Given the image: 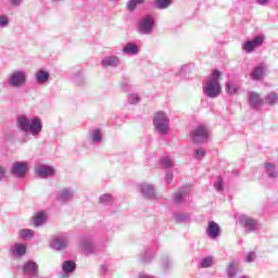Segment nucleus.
<instances>
[{
	"label": "nucleus",
	"instance_id": "nucleus-30",
	"mask_svg": "<svg viewBox=\"0 0 278 278\" xmlns=\"http://www.w3.org/2000/svg\"><path fill=\"white\" fill-rule=\"evenodd\" d=\"M18 236L22 238V240H31V238L35 236V232L31 229L23 228L18 231Z\"/></svg>",
	"mask_w": 278,
	"mask_h": 278
},
{
	"label": "nucleus",
	"instance_id": "nucleus-35",
	"mask_svg": "<svg viewBox=\"0 0 278 278\" xmlns=\"http://www.w3.org/2000/svg\"><path fill=\"white\" fill-rule=\"evenodd\" d=\"M238 270L236 268V263H230L228 268H227V275H228V278H236V275H237Z\"/></svg>",
	"mask_w": 278,
	"mask_h": 278
},
{
	"label": "nucleus",
	"instance_id": "nucleus-52",
	"mask_svg": "<svg viewBox=\"0 0 278 278\" xmlns=\"http://www.w3.org/2000/svg\"><path fill=\"white\" fill-rule=\"evenodd\" d=\"M137 3V5H140V3H144V0H132Z\"/></svg>",
	"mask_w": 278,
	"mask_h": 278
},
{
	"label": "nucleus",
	"instance_id": "nucleus-12",
	"mask_svg": "<svg viewBox=\"0 0 278 278\" xmlns=\"http://www.w3.org/2000/svg\"><path fill=\"white\" fill-rule=\"evenodd\" d=\"M102 68H118L121 66V58L117 55H106L100 62Z\"/></svg>",
	"mask_w": 278,
	"mask_h": 278
},
{
	"label": "nucleus",
	"instance_id": "nucleus-7",
	"mask_svg": "<svg viewBox=\"0 0 278 278\" xmlns=\"http://www.w3.org/2000/svg\"><path fill=\"white\" fill-rule=\"evenodd\" d=\"M50 249L53 251H64L68 247V236L66 233H61L52 237L49 242Z\"/></svg>",
	"mask_w": 278,
	"mask_h": 278
},
{
	"label": "nucleus",
	"instance_id": "nucleus-39",
	"mask_svg": "<svg viewBox=\"0 0 278 278\" xmlns=\"http://www.w3.org/2000/svg\"><path fill=\"white\" fill-rule=\"evenodd\" d=\"M10 25V17L8 15H0V28L5 29Z\"/></svg>",
	"mask_w": 278,
	"mask_h": 278
},
{
	"label": "nucleus",
	"instance_id": "nucleus-20",
	"mask_svg": "<svg viewBox=\"0 0 278 278\" xmlns=\"http://www.w3.org/2000/svg\"><path fill=\"white\" fill-rule=\"evenodd\" d=\"M249 103L252 110H257V108L263 105L264 100L260 98V93L252 91L249 93Z\"/></svg>",
	"mask_w": 278,
	"mask_h": 278
},
{
	"label": "nucleus",
	"instance_id": "nucleus-4",
	"mask_svg": "<svg viewBox=\"0 0 278 278\" xmlns=\"http://www.w3.org/2000/svg\"><path fill=\"white\" fill-rule=\"evenodd\" d=\"M189 136L195 144H203L210 140V128L201 124L191 130Z\"/></svg>",
	"mask_w": 278,
	"mask_h": 278
},
{
	"label": "nucleus",
	"instance_id": "nucleus-38",
	"mask_svg": "<svg viewBox=\"0 0 278 278\" xmlns=\"http://www.w3.org/2000/svg\"><path fill=\"white\" fill-rule=\"evenodd\" d=\"M225 182L223 181L222 177H217L216 181L214 182V188L217 192H223Z\"/></svg>",
	"mask_w": 278,
	"mask_h": 278
},
{
	"label": "nucleus",
	"instance_id": "nucleus-9",
	"mask_svg": "<svg viewBox=\"0 0 278 278\" xmlns=\"http://www.w3.org/2000/svg\"><path fill=\"white\" fill-rule=\"evenodd\" d=\"M241 225H243L247 233H253V231H257L262 229V225L256 219H253L247 215H242L240 218Z\"/></svg>",
	"mask_w": 278,
	"mask_h": 278
},
{
	"label": "nucleus",
	"instance_id": "nucleus-17",
	"mask_svg": "<svg viewBox=\"0 0 278 278\" xmlns=\"http://www.w3.org/2000/svg\"><path fill=\"white\" fill-rule=\"evenodd\" d=\"M206 236L211 238V240H216V238L220 237V225L218 223L211 220L208 222Z\"/></svg>",
	"mask_w": 278,
	"mask_h": 278
},
{
	"label": "nucleus",
	"instance_id": "nucleus-10",
	"mask_svg": "<svg viewBox=\"0 0 278 278\" xmlns=\"http://www.w3.org/2000/svg\"><path fill=\"white\" fill-rule=\"evenodd\" d=\"M263 45H264V35H257L253 39L247 40L242 45V49L243 51H245V53H253V51H255L257 48L262 47Z\"/></svg>",
	"mask_w": 278,
	"mask_h": 278
},
{
	"label": "nucleus",
	"instance_id": "nucleus-46",
	"mask_svg": "<svg viewBox=\"0 0 278 278\" xmlns=\"http://www.w3.org/2000/svg\"><path fill=\"white\" fill-rule=\"evenodd\" d=\"M166 184H170L173 181V172H167L165 176Z\"/></svg>",
	"mask_w": 278,
	"mask_h": 278
},
{
	"label": "nucleus",
	"instance_id": "nucleus-2",
	"mask_svg": "<svg viewBox=\"0 0 278 278\" xmlns=\"http://www.w3.org/2000/svg\"><path fill=\"white\" fill-rule=\"evenodd\" d=\"M220 75L218 70H214L212 77L206 81L203 92L208 99H216V97H219L223 90V87L220 86Z\"/></svg>",
	"mask_w": 278,
	"mask_h": 278
},
{
	"label": "nucleus",
	"instance_id": "nucleus-25",
	"mask_svg": "<svg viewBox=\"0 0 278 278\" xmlns=\"http://www.w3.org/2000/svg\"><path fill=\"white\" fill-rule=\"evenodd\" d=\"M174 264L175 263L173 262L170 256H168V255L162 256L161 267H162V270H164V273H168V270H170V268H173Z\"/></svg>",
	"mask_w": 278,
	"mask_h": 278
},
{
	"label": "nucleus",
	"instance_id": "nucleus-13",
	"mask_svg": "<svg viewBox=\"0 0 278 278\" xmlns=\"http://www.w3.org/2000/svg\"><path fill=\"white\" fill-rule=\"evenodd\" d=\"M73 197H75V190L72 188H64L56 193V201L59 203H68V201H73Z\"/></svg>",
	"mask_w": 278,
	"mask_h": 278
},
{
	"label": "nucleus",
	"instance_id": "nucleus-11",
	"mask_svg": "<svg viewBox=\"0 0 278 278\" xmlns=\"http://www.w3.org/2000/svg\"><path fill=\"white\" fill-rule=\"evenodd\" d=\"M79 247L85 255H93V253H97V248H94V243L89 237H83L79 241Z\"/></svg>",
	"mask_w": 278,
	"mask_h": 278
},
{
	"label": "nucleus",
	"instance_id": "nucleus-49",
	"mask_svg": "<svg viewBox=\"0 0 278 278\" xmlns=\"http://www.w3.org/2000/svg\"><path fill=\"white\" fill-rule=\"evenodd\" d=\"M267 2L268 0H256V3H258V5H266Z\"/></svg>",
	"mask_w": 278,
	"mask_h": 278
},
{
	"label": "nucleus",
	"instance_id": "nucleus-26",
	"mask_svg": "<svg viewBox=\"0 0 278 278\" xmlns=\"http://www.w3.org/2000/svg\"><path fill=\"white\" fill-rule=\"evenodd\" d=\"M11 251L15 253V255H18V257H23V255L27 253V247L23 243H15Z\"/></svg>",
	"mask_w": 278,
	"mask_h": 278
},
{
	"label": "nucleus",
	"instance_id": "nucleus-18",
	"mask_svg": "<svg viewBox=\"0 0 278 278\" xmlns=\"http://www.w3.org/2000/svg\"><path fill=\"white\" fill-rule=\"evenodd\" d=\"M51 79V74H49L48 71L45 70H38L35 73V80L38 86H45Z\"/></svg>",
	"mask_w": 278,
	"mask_h": 278
},
{
	"label": "nucleus",
	"instance_id": "nucleus-16",
	"mask_svg": "<svg viewBox=\"0 0 278 278\" xmlns=\"http://www.w3.org/2000/svg\"><path fill=\"white\" fill-rule=\"evenodd\" d=\"M77 268V264L73 260L64 261L62 264L63 274H61V278H68L70 275H73Z\"/></svg>",
	"mask_w": 278,
	"mask_h": 278
},
{
	"label": "nucleus",
	"instance_id": "nucleus-33",
	"mask_svg": "<svg viewBox=\"0 0 278 278\" xmlns=\"http://www.w3.org/2000/svg\"><path fill=\"white\" fill-rule=\"evenodd\" d=\"M173 3V0H156L155 7L159 10H166V8H169V5Z\"/></svg>",
	"mask_w": 278,
	"mask_h": 278
},
{
	"label": "nucleus",
	"instance_id": "nucleus-8",
	"mask_svg": "<svg viewBox=\"0 0 278 278\" xmlns=\"http://www.w3.org/2000/svg\"><path fill=\"white\" fill-rule=\"evenodd\" d=\"M27 170H29L27 163L23 161H16L12 164L10 173L13 175V177L23 179V177L27 175Z\"/></svg>",
	"mask_w": 278,
	"mask_h": 278
},
{
	"label": "nucleus",
	"instance_id": "nucleus-19",
	"mask_svg": "<svg viewBox=\"0 0 278 278\" xmlns=\"http://www.w3.org/2000/svg\"><path fill=\"white\" fill-rule=\"evenodd\" d=\"M265 73H266V64L261 63L254 67V70L250 74V77L251 79H253V81H260V79L264 77Z\"/></svg>",
	"mask_w": 278,
	"mask_h": 278
},
{
	"label": "nucleus",
	"instance_id": "nucleus-28",
	"mask_svg": "<svg viewBox=\"0 0 278 278\" xmlns=\"http://www.w3.org/2000/svg\"><path fill=\"white\" fill-rule=\"evenodd\" d=\"M47 223V215L43 212H39L34 217L35 227H40Z\"/></svg>",
	"mask_w": 278,
	"mask_h": 278
},
{
	"label": "nucleus",
	"instance_id": "nucleus-27",
	"mask_svg": "<svg viewBox=\"0 0 278 278\" xmlns=\"http://www.w3.org/2000/svg\"><path fill=\"white\" fill-rule=\"evenodd\" d=\"M154 255L155 253L152 250H146L140 254V262H142V264H150Z\"/></svg>",
	"mask_w": 278,
	"mask_h": 278
},
{
	"label": "nucleus",
	"instance_id": "nucleus-51",
	"mask_svg": "<svg viewBox=\"0 0 278 278\" xmlns=\"http://www.w3.org/2000/svg\"><path fill=\"white\" fill-rule=\"evenodd\" d=\"M78 77H81V72H78L77 75H74V76H73V79H74L75 81H77V78H78Z\"/></svg>",
	"mask_w": 278,
	"mask_h": 278
},
{
	"label": "nucleus",
	"instance_id": "nucleus-54",
	"mask_svg": "<svg viewBox=\"0 0 278 278\" xmlns=\"http://www.w3.org/2000/svg\"><path fill=\"white\" fill-rule=\"evenodd\" d=\"M52 1H54V3H62V2H64V0H52Z\"/></svg>",
	"mask_w": 278,
	"mask_h": 278
},
{
	"label": "nucleus",
	"instance_id": "nucleus-1",
	"mask_svg": "<svg viewBox=\"0 0 278 278\" xmlns=\"http://www.w3.org/2000/svg\"><path fill=\"white\" fill-rule=\"evenodd\" d=\"M16 127L23 134H30V136H40L42 132V119L39 116H35L29 119L27 115H20L16 118Z\"/></svg>",
	"mask_w": 278,
	"mask_h": 278
},
{
	"label": "nucleus",
	"instance_id": "nucleus-34",
	"mask_svg": "<svg viewBox=\"0 0 278 278\" xmlns=\"http://www.w3.org/2000/svg\"><path fill=\"white\" fill-rule=\"evenodd\" d=\"M161 165L163 166V168H173V166H175V163L169 156H163L161 159Z\"/></svg>",
	"mask_w": 278,
	"mask_h": 278
},
{
	"label": "nucleus",
	"instance_id": "nucleus-15",
	"mask_svg": "<svg viewBox=\"0 0 278 278\" xmlns=\"http://www.w3.org/2000/svg\"><path fill=\"white\" fill-rule=\"evenodd\" d=\"M139 192L144 197V199H155V187L151 184H140Z\"/></svg>",
	"mask_w": 278,
	"mask_h": 278
},
{
	"label": "nucleus",
	"instance_id": "nucleus-3",
	"mask_svg": "<svg viewBox=\"0 0 278 278\" xmlns=\"http://www.w3.org/2000/svg\"><path fill=\"white\" fill-rule=\"evenodd\" d=\"M7 84L9 88H23L27 85V72L23 70H15L7 76Z\"/></svg>",
	"mask_w": 278,
	"mask_h": 278
},
{
	"label": "nucleus",
	"instance_id": "nucleus-40",
	"mask_svg": "<svg viewBox=\"0 0 278 278\" xmlns=\"http://www.w3.org/2000/svg\"><path fill=\"white\" fill-rule=\"evenodd\" d=\"M226 92H228V94H236L238 92V88L236 85H233V83H227Z\"/></svg>",
	"mask_w": 278,
	"mask_h": 278
},
{
	"label": "nucleus",
	"instance_id": "nucleus-22",
	"mask_svg": "<svg viewBox=\"0 0 278 278\" xmlns=\"http://www.w3.org/2000/svg\"><path fill=\"white\" fill-rule=\"evenodd\" d=\"M123 53H125V55H138V53H140V48L134 42H128L124 46Z\"/></svg>",
	"mask_w": 278,
	"mask_h": 278
},
{
	"label": "nucleus",
	"instance_id": "nucleus-42",
	"mask_svg": "<svg viewBox=\"0 0 278 278\" xmlns=\"http://www.w3.org/2000/svg\"><path fill=\"white\" fill-rule=\"evenodd\" d=\"M136 8H138V4L134 0H129L127 2V10H129L130 12H135Z\"/></svg>",
	"mask_w": 278,
	"mask_h": 278
},
{
	"label": "nucleus",
	"instance_id": "nucleus-45",
	"mask_svg": "<svg viewBox=\"0 0 278 278\" xmlns=\"http://www.w3.org/2000/svg\"><path fill=\"white\" fill-rule=\"evenodd\" d=\"M5 173H8L5 167L0 166V181H3V179H5Z\"/></svg>",
	"mask_w": 278,
	"mask_h": 278
},
{
	"label": "nucleus",
	"instance_id": "nucleus-47",
	"mask_svg": "<svg viewBox=\"0 0 278 278\" xmlns=\"http://www.w3.org/2000/svg\"><path fill=\"white\" fill-rule=\"evenodd\" d=\"M22 2L23 0H11V5H14V8H18V5H21Z\"/></svg>",
	"mask_w": 278,
	"mask_h": 278
},
{
	"label": "nucleus",
	"instance_id": "nucleus-24",
	"mask_svg": "<svg viewBox=\"0 0 278 278\" xmlns=\"http://www.w3.org/2000/svg\"><path fill=\"white\" fill-rule=\"evenodd\" d=\"M189 193L190 191L188 189H179L174 194V203H181L182 201H186V199H188Z\"/></svg>",
	"mask_w": 278,
	"mask_h": 278
},
{
	"label": "nucleus",
	"instance_id": "nucleus-32",
	"mask_svg": "<svg viewBox=\"0 0 278 278\" xmlns=\"http://www.w3.org/2000/svg\"><path fill=\"white\" fill-rule=\"evenodd\" d=\"M277 101H278V94L275 92L267 94L265 98V103L267 105H275L277 104Z\"/></svg>",
	"mask_w": 278,
	"mask_h": 278
},
{
	"label": "nucleus",
	"instance_id": "nucleus-6",
	"mask_svg": "<svg viewBox=\"0 0 278 278\" xmlns=\"http://www.w3.org/2000/svg\"><path fill=\"white\" fill-rule=\"evenodd\" d=\"M153 27H155V20L153 15H146L139 23L137 31L141 36H151L153 34Z\"/></svg>",
	"mask_w": 278,
	"mask_h": 278
},
{
	"label": "nucleus",
	"instance_id": "nucleus-31",
	"mask_svg": "<svg viewBox=\"0 0 278 278\" xmlns=\"http://www.w3.org/2000/svg\"><path fill=\"white\" fill-rule=\"evenodd\" d=\"M214 264V257L212 256H206L201 260L200 262V268H211Z\"/></svg>",
	"mask_w": 278,
	"mask_h": 278
},
{
	"label": "nucleus",
	"instance_id": "nucleus-36",
	"mask_svg": "<svg viewBox=\"0 0 278 278\" xmlns=\"http://www.w3.org/2000/svg\"><path fill=\"white\" fill-rule=\"evenodd\" d=\"M128 103L130 105H136V104L140 103V96L138 93H130L128 96Z\"/></svg>",
	"mask_w": 278,
	"mask_h": 278
},
{
	"label": "nucleus",
	"instance_id": "nucleus-53",
	"mask_svg": "<svg viewBox=\"0 0 278 278\" xmlns=\"http://www.w3.org/2000/svg\"><path fill=\"white\" fill-rule=\"evenodd\" d=\"M22 144H25L27 142V135L25 136V138L21 139Z\"/></svg>",
	"mask_w": 278,
	"mask_h": 278
},
{
	"label": "nucleus",
	"instance_id": "nucleus-50",
	"mask_svg": "<svg viewBox=\"0 0 278 278\" xmlns=\"http://www.w3.org/2000/svg\"><path fill=\"white\" fill-rule=\"evenodd\" d=\"M139 278H153V276H149L147 274H140Z\"/></svg>",
	"mask_w": 278,
	"mask_h": 278
},
{
	"label": "nucleus",
	"instance_id": "nucleus-37",
	"mask_svg": "<svg viewBox=\"0 0 278 278\" xmlns=\"http://www.w3.org/2000/svg\"><path fill=\"white\" fill-rule=\"evenodd\" d=\"M112 201H113V198H112V194L110 193H105L100 197V203H102L103 205H110Z\"/></svg>",
	"mask_w": 278,
	"mask_h": 278
},
{
	"label": "nucleus",
	"instance_id": "nucleus-29",
	"mask_svg": "<svg viewBox=\"0 0 278 278\" xmlns=\"http://www.w3.org/2000/svg\"><path fill=\"white\" fill-rule=\"evenodd\" d=\"M174 220L175 223H178V224L187 223V220H190V214L176 212L174 213Z\"/></svg>",
	"mask_w": 278,
	"mask_h": 278
},
{
	"label": "nucleus",
	"instance_id": "nucleus-41",
	"mask_svg": "<svg viewBox=\"0 0 278 278\" xmlns=\"http://www.w3.org/2000/svg\"><path fill=\"white\" fill-rule=\"evenodd\" d=\"M206 152L203 149H197L193 151L194 160H203L205 157Z\"/></svg>",
	"mask_w": 278,
	"mask_h": 278
},
{
	"label": "nucleus",
	"instance_id": "nucleus-5",
	"mask_svg": "<svg viewBox=\"0 0 278 278\" xmlns=\"http://www.w3.org/2000/svg\"><path fill=\"white\" fill-rule=\"evenodd\" d=\"M153 125L159 134H168V125H170V119L166 113L159 111L153 117Z\"/></svg>",
	"mask_w": 278,
	"mask_h": 278
},
{
	"label": "nucleus",
	"instance_id": "nucleus-48",
	"mask_svg": "<svg viewBox=\"0 0 278 278\" xmlns=\"http://www.w3.org/2000/svg\"><path fill=\"white\" fill-rule=\"evenodd\" d=\"M102 275H105V273H108V265H102L100 268Z\"/></svg>",
	"mask_w": 278,
	"mask_h": 278
},
{
	"label": "nucleus",
	"instance_id": "nucleus-14",
	"mask_svg": "<svg viewBox=\"0 0 278 278\" xmlns=\"http://www.w3.org/2000/svg\"><path fill=\"white\" fill-rule=\"evenodd\" d=\"M35 173L38 177L47 179V177L55 175V169L51 165H39L35 168Z\"/></svg>",
	"mask_w": 278,
	"mask_h": 278
},
{
	"label": "nucleus",
	"instance_id": "nucleus-21",
	"mask_svg": "<svg viewBox=\"0 0 278 278\" xmlns=\"http://www.w3.org/2000/svg\"><path fill=\"white\" fill-rule=\"evenodd\" d=\"M89 140L91 144H101L103 142V132H101V129H93L89 135Z\"/></svg>",
	"mask_w": 278,
	"mask_h": 278
},
{
	"label": "nucleus",
	"instance_id": "nucleus-23",
	"mask_svg": "<svg viewBox=\"0 0 278 278\" xmlns=\"http://www.w3.org/2000/svg\"><path fill=\"white\" fill-rule=\"evenodd\" d=\"M265 173L268 177V179H277L278 170L277 166L273 163H265Z\"/></svg>",
	"mask_w": 278,
	"mask_h": 278
},
{
	"label": "nucleus",
	"instance_id": "nucleus-44",
	"mask_svg": "<svg viewBox=\"0 0 278 278\" xmlns=\"http://www.w3.org/2000/svg\"><path fill=\"white\" fill-rule=\"evenodd\" d=\"M190 71V65H182L180 66L179 75H186Z\"/></svg>",
	"mask_w": 278,
	"mask_h": 278
},
{
	"label": "nucleus",
	"instance_id": "nucleus-43",
	"mask_svg": "<svg viewBox=\"0 0 278 278\" xmlns=\"http://www.w3.org/2000/svg\"><path fill=\"white\" fill-rule=\"evenodd\" d=\"M255 260V252H249L248 255H247V258L245 261L251 264V262H254Z\"/></svg>",
	"mask_w": 278,
	"mask_h": 278
}]
</instances>
